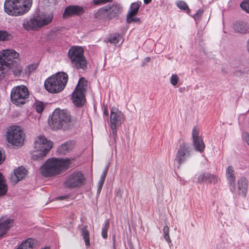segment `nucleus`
<instances>
[{"instance_id":"13","label":"nucleus","mask_w":249,"mask_h":249,"mask_svg":"<svg viewBox=\"0 0 249 249\" xmlns=\"http://www.w3.org/2000/svg\"><path fill=\"white\" fill-rule=\"evenodd\" d=\"M191 149L189 145L183 143L179 145L176 156V160L179 164L187 161L191 157Z\"/></svg>"},{"instance_id":"18","label":"nucleus","mask_w":249,"mask_h":249,"mask_svg":"<svg viewBox=\"0 0 249 249\" xmlns=\"http://www.w3.org/2000/svg\"><path fill=\"white\" fill-rule=\"evenodd\" d=\"M140 6V4L137 2H134L131 4L127 15V21L128 22L139 20V18L135 17V16L138 13Z\"/></svg>"},{"instance_id":"37","label":"nucleus","mask_w":249,"mask_h":249,"mask_svg":"<svg viewBox=\"0 0 249 249\" xmlns=\"http://www.w3.org/2000/svg\"><path fill=\"white\" fill-rule=\"evenodd\" d=\"M240 7L243 10L249 13V0L242 1L240 4Z\"/></svg>"},{"instance_id":"39","label":"nucleus","mask_w":249,"mask_h":249,"mask_svg":"<svg viewBox=\"0 0 249 249\" xmlns=\"http://www.w3.org/2000/svg\"><path fill=\"white\" fill-rule=\"evenodd\" d=\"M37 64H33L28 65L26 68V73L30 74L34 70H35L37 68Z\"/></svg>"},{"instance_id":"53","label":"nucleus","mask_w":249,"mask_h":249,"mask_svg":"<svg viewBox=\"0 0 249 249\" xmlns=\"http://www.w3.org/2000/svg\"><path fill=\"white\" fill-rule=\"evenodd\" d=\"M49 249V248L48 247H45L43 249Z\"/></svg>"},{"instance_id":"28","label":"nucleus","mask_w":249,"mask_h":249,"mask_svg":"<svg viewBox=\"0 0 249 249\" xmlns=\"http://www.w3.org/2000/svg\"><path fill=\"white\" fill-rule=\"evenodd\" d=\"M7 191V186L4 177L0 173V196H4Z\"/></svg>"},{"instance_id":"50","label":"nucleus","mask_w":249,"mask_h":249,"mask_svg":"<svg viewBox=\"0 0 249 249\" xmlns=\"http://www.w3.org/2000/svg\"><path fill=\"white\" fill-rule=\"evenodd\" d=\"M67 197L66 196H62L58 197V199L60 200H63Z\"/></svg>"},{"instance_id":"46","label":"nucleus","mask_w":249,"mask_h":249,"mask_svg":"<svg viewBox=\"0 0 249 249\" xmlns=\"http://www.w3.org/2000/svg\"><path fill=\"white\" fill-rule=\"evenodd\" d=\"M5 159V157L2 155L1 149H0V164H1Z\"/></svg>"},{"instance_id":"45","label":"nucleus","mask_w":249,"mask_h":249,"mask_svg":"<svg viewBox=\"0 0 249 249\" xmlns=\"http://www.w3.org/2000/svg\"><path fill=\"white\" fill-rule=\"evenodd\" d=\"M104 181L103 180H99L98 183V191H100L101 188H102V186L103 185Z\"/></svg>"},{"instance_id":"35","label":"nucleus","mask_w":249,"mask_h":249,"mask_svg":"<svg viewBox=\"0 0 249 249\" xmlns=\"http://www.w3.org/2000/svg\"><path fill=\"white\" fill-rule=\"evenodd\" d=\"M192 138L193 140L201 138L199 136V129L197 127L195 126L192 130Z\"/></svg>"},{"instance_id":"27","label":"nucleus","mask_w":249,"mask_h":249,"mask_svg":"<svg viewBox=\"0 0 249 249\" xmlns=\"http://www.w3.org/2000/svg\"><path fill=\"white\" fill-rule=\"evenodd\" d=\"M107 41L110 43L116 45L119 43H122L124 41V39L122 36L118 34H113L109 36L107 38Z\"/></svg>"},{"instance_id":"36","label":"nucleus","mask_w":249,"mask_h":249,"mask_svg":"<svg viewBox=\"0 0 249 249\" xmlns=\"http://www.w3.org/2000/svg\"><path fill=\"white\" fill-rule=\"evenodd\" d=\"M207 173H201L197 177V182L199 183H201L204 182V181H207Z\"/></svg>"},{"instance_id":"52","label":"nucleus","mask_w":249,"mask_h":249,"mask_svg":"<svg viewBox=\"0 0 249 249\" xmlns=\"http://www.w3.org/2000/svg\"><path fill=\"white\" fill-rule=\"evenodd\" d=\"M247 49H248V51L249 53V39L248 40V42H247Z\"/></svg>"},{"instance_id":"32","label":"nucleus","mask_w":249,"mask_h":249,"mask_svg":"<svg viewBox=\"0 0 249 249\" xmlns=\"http://www.w3.org/2000/svg\"><path fill=\"white\" fill-rule=\"evenodd\" d=\"M95 17L99 19L107 18V13L105 7L98 10L95 14Z\"/></svg>"},{"instance_id":"34","label":"nucleus","mask_w":249,"mask_h":249,"mask_svg":"<svg viewBox=\"0 0 249 249\" xmlns=\"http://www.w3.org/2000/svg\"><path fill=\"white\" fill-rule=\"evenodd\" d=\"M210 183H216L218 181V178L214 175L210 174L209 173H207V180Z\"/></svg>"},{"instance_id":"41","label":"nucleus","mask_w":249,"mask_h":249,"mask_svg":"<svg viewBox=\"0 0 249 249\" xmlns=\"http://www.w3.org/2000/svg\"><path fill=\"white\" fill-rule=\"evenodd\" d=\"M179 78L177 74H172L170 79V82L173 86H176L178 82Z\"/></svg>"},{"instance_id":"4","label":"nucleus","mask_w":249,"mask_h":249,"mask_svg":"<svg viewBox=\"0 0 249 249\" xmlns=\"http://www.w3.org/2000/svg\"><path fill=\"white\" fill-rule=\"evenodd\" d=\"M68 80V75L66 73L59 72L52 75L46 80L44 86L49 92L57 93L64 89Z\"/></svg>"},{"instance_id":"14","label":"nucleus","mask_w":249,"mask_h":249,"mask_svg":"<svg viewBox=\"0 0 249 249\" xmlns=\"http://www.w3.org/2000/svg\"><path fill=\"white\" fill-rule=\"evenodd\" d=\"M38 29L50 23L53 18L52 13H39L35 16Z\"/></svg>"},{"instance_id":"49","label":"nucleus","mask_w":249,"mask_h":249,"mask_svg":"<svg viewBox=\"0 0 249 249\" xmlns=\"http://www.w3.org/2000/svg\"><path fill=\"white\" fill-rule=\"evenodd\" d=\"M150 59H150V57H145V58H144V62H145V63H148V62H150Z\"/></svg>"},{"instance_id":"10","label":"nucleus","mask_w":249,"mask_h":249,"mask_svg":"<svg viewBox=\"0 0 249 249\" xmlns=\"http://www.w3.org/2000/svg\"><path fill=\"white\" fill-rule=\"evenodd\" d=\"M111 134L115 142L118 138L117 127L124 122V115L117 107L111 108L110 116Z\"/></svg>"},{"instance_id":"38","label":"nucleus","mask_w":249,"mask_h":249,"mask_svg":"<svg viewBox=\"0 0 249 249\" xmlns=\"http://www.w3.org/2000/svg\"><path fill=\"white\" fill-rule=\"evenodd\" d=\"M9 34L5 31H0V41L8 39Z\"/></svg>"},{"instance_id":"25","label":"nucleus","mask_w":249,"mask_h":249,"mask_svg":"<svg viewBox=\"0 0 249 249\" xmlns=\"http://www.w3.org/2000/svg\"><path fill=\"white\" fill-rule=\"evenodd\" d=\"M226 178L231 185H234L235 180V175L232 166H229L226 170Z\"/></svg>"},{"instance_id":"29","label":"nucleus","mask_w":249,"mask_h":249,"mask_svg":"<svg viewBox=\"0 0 249 249\" xmlns=\"http://www.w3.org/2000/svg\"><path fill=\"white\" fill-rule=\"evenodd\" d=\"M87 226H85L81 229V235L85 241V245L87 248L90 246V240L89 236V231L87 229Z\"/></svg>"},{"instance_id":"44","label":"nucleus","mask_w":249,"mask_h":249,"mask_svg":"<svg viewBox=\"0 0 249 249\" xmlns=\"http://www.w3.org/2000/svg\"><path fill=\"white\" fill-rule=\"evenodd\" d=\"M242 136L244 141L249 145V134L244 132L242 133Z\"/></svg>"},{"instance_id":"48","label":"nucleus","mask_w":249,"mask_h":249,"mask_svg":"<svg viewBox=\"0 0 249 249\" xmlns=\"http://www.w3.org/2000/svg\"><path fill=\"white\" fill-rule=\"evenodd\" d=\"M106 176V171H105V172H104V174H103L101 175V177H100V180H103V181H105V179Z\"/></svg>"},{"instance_id":"20","label":"nucleus","mask_w":249,"mask_h":249,"mask_svg":"<svg viewBox=\"0 0 249 249\" xmlns=\"http://www.w3.org/2000/svg\"><path fill=\"white\" fill-rule=\"evenodd\" d=\"M12 219L1 218L0 219V237L5 235L13 224Z\"/></svg>"},{"instance_id":"17","label":"nucleus","mask_w":249,"mask_h":249,"mask_svg":"<svg viewBox=\"0 0 249 249\" xmlns=\"http://www.w3.org/2000/svg\"><path fill=\"white\" fill-rule=\"evenodd\" d=\"M17 58H11V62L10 64H7V68L8 69V72H13V74L16 77H19L21 76L23 73L22 67L18 64L17 61L15 60Z\"/></svg>"},{"instance_id":"8","label":"nucleus","mask_w":249,"mask_h":249,"mask_svg":"<svg viewBox=\"0 0 249 249\" xmlns=\"http://www.w3.org/2000/svg\"><path fill=\"white\" fill-rule=\"evenodd\" d=\"M29 91L23 85L14 87L11 92V100L16 106L24 104L29 98Z\"/></svg>"},{"instance_id":"9","label":"nucleus","mask_w":249,"mask_h":249,"mask_svg":"<svg viewBox=\"0 0 249 249\" xmlns=\"http://www.w3.org/2000/svg\"><path fill=\"white\" fill-rule=\"evenodd\" d=\"M86 81L84 78H80L79 82L72 93V100L77 107L82 106L85 102V92L87 88Z\"/></svg>"},{"instance_id":"5","label":"nucleus","mask_w":249,"mask_h":249,"mask_svg":"<svg viewBox=\"0 0 249 249\" xmlns=\"http://www.w3.org/2000/svg\"><path fill=\"white\" fill-rule=\"evenodd\" d=\"M53 142L48 140L43 136H39L35 140L34 142V150L33 152L32 159L39 160L45 156L48 151L53 147Z\"/></svg>"},{"instance_id":"24","label":"nucleus","mask_w":249,"mask_h":249,"mask_svg":"<svg viewBox=\"0 0 249 249\" xmlns=\"http://www.w3.org/2000/svg\"><path fill=\"white\" fill-rule=\"evenodd\" d=\"M36 243V240L35 239L28 238L23 241L16 249H32Z\"/></svg>"},{"instance_id":"16","label":"nucleus","mask_w":249,"mask_h":249,"mask_svg":"<svg viewBox=\"0 0 249 249\" xmlns=\"http://www.w3.org/2000/svg\"><path fill=\"white\" fill-rule=\"evenodd\" d=\"M248 182L245 177H242L239 178L236 184V189L234 187L235 191L239 195H241L243 197L246 196L248 192Z\"/></svg>"},{"instance_id":"23","label":"nucleus","mask_w":249,"mask_h":249,"mask_svg":"<svg viewBox=\"0 0 249 249\" xmlns=\"http://www.w3.org/2000/svg\"><path fill=\"white\" fill-rule=\"evenodd\" d=\"M73 148L72 142H67L61 144L57 149V152L60 154L65 155L70 152Z\"/></svg>"},{"instance_id":"6","label":"nucleus","mask_w":249,"mask_h":249,"mask_svg":"<svg viewBox=\"0 0 249 249\" xmlns=\"http://www.w3.org/2000/svg\"><path fill=\"white\" fill-rule=\"evenodd\" d=\"M68 56L72 66L77 69L84 70L87 67V60L84 52L81 47L75 46L71 47L68 52Z\"/></svg>"},{"instance_id":"26","label":"nucleus","mask_w":249,"mask_h":249,"mask_svg":"<svg viewBox=\"0 0 249 249\" xmlns=\"http://www.w3.org/2000/svg\"><path fill=\"white\" fill-rule=\"evenodd\" d=\"M193 145L196 151L200 153L204 151L205 147V145L202 138L193 140Z\"/></svg>"},{"instance_id":"11","label":"nucleus","mask_w":249,"mask_h":249,"mask_svg":"<svg viewBox=\"0 0 249 249\" xmlns=\"http://www.w3.org/2000/svg\"><path fill=\"white\" fill-rule=\"evenodd\" d=\"M6 138L8 142L17 146H21L24 139L22 131L17 126L9 127L6 133Z\"/></svg>"},{"instance_id":"2","label":"nucleus","mask_w":249,"mask_h":249,"mask_svg":"<svg viewBox=\"0 0 249 249\" xmlns=\"http://www.w3.org/2000/svg\"><path fill=\"white\" fill-rule=\"evenodd\" d=\"M32 3L33 0H5L4 10L9 16H21L29 11Z\"/></svg>"},{"instance_id":"30","label":"nucleus","mask_w":249,"mask_h":249,"mask_svg":"<svg viewBox=\"0 0 249 249\" xmlns=\"http://www.w3.org/2000/svg\"><path fill=\"white\" fill-rule=\"evenodd\" d=\"M163 232L164 239L170 246L172 244L169 236V228L168 226H165L163 227Z\"/></svg>"},{"instance_id":"1","label":"nucleus","mask_w":249,"mask_h":249,"mask_svg":"<svg viewBox=\"0 0 249 249\" xmlns=\"http://www.w3.org/2000/svg\"><path fill=\"white\" fill-rule=\"evenodd\" d=\"M70 164L71 160L68 158L50 159L41 167L40 173L45 177L56 176L67 170Z\"/></svg>"},{"instance_id":"33","label":"nucleus","mask_w":249,"mask_h":249,"mask_svg":"<svg viewBox=\"0 0 249 249\" xmlns=\"http://www.w3.org/2000/svg\"><path fill=\"white\" fill-rule=\"evenodd\" d=\"M34 107L36 112L41 113L44 109L45 105L41 102L37 101L35 103Z\"/></svg>"},{"instance_id":"12","label":"nucleus","mask_w":249,"mask_h":249,"mask_svg":"<svg viewBox=\"0 0 249 249\" xmlns=\"http://www.w3.org/2000/svg\"><path fill=\"white\" fill-rule=\"evenodd\" d=\"M85 180L84 176L81 172H76L68 176L64 184L66 188H73L83 185Z\"/></svg>"},{"instance_id":"51","label":"nucleus","mask_w":249,"mask_h":249,"mask_svg":"<svg viewBox=\"0 0 249 249\" xmlns=\"http://www.w3.org/2000/svg\"><path fill=\"white\" fill-rule=\"evenodd\" d=\"M152 0H143L144 3L145 4H148L151 2Z\"/></svg>"},{"instance_id":"40","label":"nucleus","mask_w":249,"mask_h":249,"mask_svg":"<svg viewBox=\"0 0 249 249\" xmlns=\"http://www.w3.org/2000/svg\"><path fill=\"white\" fill-rule=\"evenodd\" d=\"M177 6L181 10H185L188 9L187 4L184 1H179L177 3Z\"/></svg>"},{"instance_id":"7","label":"nucleus","mask_w":249,"mask_h":249,"mask_svg":"<svg viewBox=\"0 0 249 249\" xmlns=\"http://www.w3.org/2000/svg\"><path fill=\"white\" fill-rule=\"evenodd\" d=\"M18 53L13 49L2 50L0 53V79L5 76L8 72L7 64H10L11 58H18Z\"/></svg>"},{"instance_id":"47","label":"nucleus","mask_w":249,"mask_h":249,"mask_svg":"<svg viewBox=\"0 0 249 249\" xmlns=\"http://www.w3.org/2000/svg\"><path fill=\"white\" fill-rule=\"evenodd\" d=\"M104 115L106 116V117H107L108 115V110L107 108V107H105L104 108Z\"/></svg>"},{"instance_id":"31","label":"nucleus","mask_w":249,"mask_h":249,"mask_svg":"<svg viewBox=\"0 0 249 249\" xmlns=\"http://www.w3.org/2000/svg\"><path fill=\"white\" fill-rule=\"evenodd\" d=\"M109 227V221L107 219L103 225L102 230V236L103 238L106 239L107 237V231Z\"/></svg>"},{"instance_id":"19","label":"nucleus","mask_w":249,"mask_h":249,"mask_svg":"<svg viewBox=\"0 0 249 249\" xmlns=\"http://www.w3.org/2000/svg\"><path fill=\"white\" fill-rule=\"evenodd\" d=\"M23 28L26 31H37L39 29L35 16L30 18L24 19L22 22Z\"/></svg>"},{"instance_id":"43","label":"nucleus","mask_w":249,"mask_h":249,"mask_svg":"<svg viewBox=\"0 0 249 249\" xmlns=\"http://www.w3.org/2000/svg\"><path fill=\"white\" fill-rule=\"evenodd\" d=\"M112 0H93V3L95 5H98L100 4H105L108 2L111 1Z\"/></svg>"},{"instance_id":"3","label":"nucleus","mask_w":249,"mask_h":249,"mask_svg":"<svg viewBox=\"0 0 249 249\" xmlns=\"http://www.w3.org/2000/svg\"><path fill=\"white\" fill-rule=\"evenodd\" d=\"M71 122V117L67 110L57 108L52 113L51 119L48 120V124L51 129L58 130L67 128Z\"/></svg>"},{"instance_id":"15","label":"nucleus","mask_w":249,"mask_h":249,"mask_svg":"<svg viewBox=\"0 0 249 249\" xmlns=\"http://www.w3.org/2000/svg\"><path fill=\"white\" fill-rule=\"evenodd\" d=\"M105 7L107 13V18L111 19L118 16L121 12V8L119 4L113 3L108 4Z\"/></svg>"},{"instance_id":"22","label":"nucleus","mask_w":249,"mask_h":249,"mask_svg":"<svg viewBox=\"0 0 249 249\" xmlns=\"http://www.w3.org/2000/svg\"><path fill=\"white\" fill-rule=\"evenodd\" d=\"M27 171L25 168L22 166L19 167L14 171V174L12 176V181L14 184L17 183L18 181L21 180L25 176Z\"/></svg>"},{"instance_id":"42","label":"nucleus","mask_w":249,"mask_h":249,"mask_svg":"<svg viewBox=\"0 0 249 249\" xmlns=\"http://www.w3.org/2000/svg\"><path fill=\"white\" fill-rule=\"evenodd\" d=\"M203 13V10L201 9H199L197 10V12L194 15L193 18L196 21L199 20L200 17L202 15Z\"/></svg>"},{"instance_id":"21","label":"nucleus","mask_w":249,"mask_h":249,"mask_svg":"<svg viewBox=\"0 0 249 249\" xmlns=\"http://www.w3.org/2000/svg\"><path fill=\"white\" fill-rule=\"evenodd\" d=\"M83 9L80 6L76 5L69 6L66 8L63 14V17L66 18L73 16L79 15L83 14Z\"/></svg>"}]
</instances>
